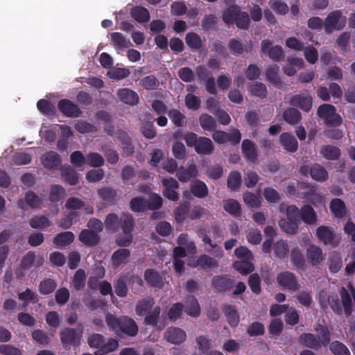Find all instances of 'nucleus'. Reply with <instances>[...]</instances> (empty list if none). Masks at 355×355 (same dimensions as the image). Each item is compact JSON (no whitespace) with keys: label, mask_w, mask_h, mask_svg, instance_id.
<instances>
[{"label":"nucleus","mask_w":355,"mask_h":355,"mask_svg":"<svg viewBox=\"0 0 355 355\" xmlns=\"http://www.w3.org/2000/svg\"><path fill=\"white\" fill-rule=\"evenodd\" d=\"M330 210L336 218H343L346 214L345 203L340 199H334L331 201Z\"/></svg>","instance_id":"393cba45"},{"label":"nucleus","mask_w":355,"mask_h":355,"mask_svg":"<svg viewBox=\"0 0 355 355\" xmlns=\"http://www.w3.org/2000/svg\"><path fill=\"white\" fill-rule=\"evenodd\" d=\"M281 143L287 151L295 152L297 149L296 139L287 133H283L280 137Z\"/></svg>","instance_id":"bb28decb"},{"label":"nucleus","mask_w":355,"mask_h":355,"mask_svg":"<svg viewBox=\"0 0 355 355\" xmlns=\"http://www.w3.org/2000/svg\"><path fill=\"white\" fill-rule=\"evenodd\" d=\"M106 322L111 329L116 334L121 331L128 336H134L138 332V327L135 322L127 317L119 319L113 315L107 314L106 315Z\"/></svg>","instance_id":"f257e3e1"},{"label":"nucleus","mask_w":355,"mask_h":355,"mask_svg":"<svg viewBox=\"0 0 355 355\" xmlns=\"http://www.w3.org/2000/svg\"><path fill=\"white\" fill-rule=\"evenodd\" d=\"M291 103L293 105L300 107L305 112L311 110L313 104L311 96L308 94L295 95L292 98Z\"/></svg>","instance_id":"2eb2a0df"},{"label":"nucleus","mask_w":355,"mask_h":355,"mask_svg":"<svg viewBox=\"0 0 355 355\" xmlns=\"http://www.w3.org/2000/svg\"><path fill=\"white\" fill-rule=\"evenodd\" d=\"M340 295L344 311L347 315H349L351 314L352 311V298L355 303V290L351 285H349L347 289L342 288L340 291Z\"/></svg>","instance_id":"9b49d317"},{"label":"nucleus","mask_w":355,"mask_h":355,"mask_svg":"<svg viewBox=\"0 0 355 355\" xmlns=\"http://www.w3.org/2000/svg\"><path fill=\"white\" fill-rule=\"evenodd\" d=\"M42 163L45 168H52L59 164V158L57 153L50 152L44 155L41 158Z\"/></svg>","instance_id":"c756f323"},{"label":"nucleus","mask_w":355,"mask_h":355,"mask_svg":"<svg viewBox=\"0 0 355 355\" xmlns=\"http://www.w3.org/2000/svg\"><path fill=\"white\" fill-rule=\"evenodd\" d=\"M154 302L152 298L144 299L137 305L136 312L139 315H143L146 313L153 305Z\"/></svg>","instance_id":"8fccbe9b"},{"label":"nucleus","mask_w":355,"mask_h":355,"mask_svg":"<svg viewBox=\"0 0 355 355\" xmlns=\"http://www.w3.org/2000/svg\"><path fill=\"white\" fill-rule=\"evenodd\" d=\"M116 94L119 100L125 104L134 105L139 102L137 94L130 89H120L117 91Z\"/></svg>","instance_id":"ddd939ff"},{"label":"nucleus","mask_w":355,"mask_h":355,"mask_svg":"<svg viewBox=\"0 0 355 355\" xmlns=\"http://www.w3.org/2000/svg\"><path fill=\"white\" fill-rule=\"evenodd\" d=\"M123 221L122 229L123 235H120L116 239V243L119 245H128L131 243L132 235L130 234L132 227V219L130 215L124 214L121 219Z\"/></svg>","instance_id":"423d86ee"},{"label":"nucleus","mask_w":355,"mask_h":355,"mask_svg":"<svg viewBox=\"0 0 355 355\" xmlns=\"http://www.w3.org/2000/svg\"><path fill=\"white\" fill-rule=\"evenodd\" d=\"M164 189L163 195L168 199L176 201L179 199L176 189L178 188V182L173 178H163Z\"/></svg>","instance_id":"1a4fd4ad"},{"label":"nucleus","mask_w":355,"mask_h":355,"mask_svg":"<svg viewBox=\"0 0 355 355\" xmlns=\"http://www.w3.org/2000/svg\"><path fill=\"white\" fill-rule=\"evenodd\" d=\"M130 252L126 249H120L115 252L112 255L113 263L115 266H119L125 263L129 257Z\"/></svg>","instance_id":"ea45409f"},{"label":"nucleus","mask_w":355,"mask_h":355,"mask_svg":"<svg viewBox=\"0 0 355 355\" xmlns=\"http://www.w3.org/2000/svg\"><path fill=\"white\" fill-rule=\"evenodd\" d=\"M242 152L245 159L249 162H254L257 159V150L254 144L248 139L243 141Z\"/></svg>","instance_id":"aec40b11"},{"label":"nucleus","mask_w":355,"mask_h":355,"mask_svg":"<svg viewBox=\"0 0 355 355\" xmlns=\"http://www.w3.org/2000/svg\"><path fill=\"white\" fill-rule=\"evenodd\" d=\"M145 280L148 284L155 287H160L163 284V277L153 270H147L144 274Z\"/></svg>","instance_id":"a878e982"},{"label":"nucleus","mask_w":355,"mask_h":355,"mask_svg":"<svg viewBox=\"0 0 355 355\" xmlns=\"http://www.w3.org/2000/svg\"><path fill=\"white\" fill-rule=\"evenodd\" d=\"M311 176L316 181H324L328 178L326 170L319 164L314 165L310 171Z\"/></svg>","instance_id":"e433bc0d"},{"label":"nucleus","mask_w":355,"mask_h":355,"mask_svg":"<svg viewBox=\"0 0 355 355\" xmlns=\"http://www.w3.org/2000/svg\"><path fill=\"white\" fill-rule=\"evenodd\" d=\"M234 268L241 274H247L253 270V265L250 260H241L234 263Z\"/></svg>","instance_id":"49530a36"},{"label":"nucleus","mask_w":355,"mask_h":355,"mask_svg":"<svg viewBox=\"0 0 355 355\" xmlns=\"http://www.w3.org/2000/svg\"><path fill=\"white\" fill-rule=\"evenodd\" d=\"M291 259L297 267H302L304 265V259L301 251L298 248H295L291 252Z\"/></svg>","instance_id":"69168bd1"},{"label":"nucleus","mask_w":355,"mask_h":355,"mask_svg":"<svg viewBox=\"0 0 355 355\" xmlns=\"http://www.w3.org/2000/svg\"><path fill=\"white\" fill-rule=\"evenodd\" d=\"M330 349L334 355H350L348 349L338 341L333 342L331 344Z\"/></svg>","instance_id":"5fc2aeb1"},{"label":"nucleus","mask_w":355,"mask_h":355,"mask_svg":"<svg viewBox=\"0 0 355 355\" xmlns=\"http://www.w3.org/2000/svg\"><path fill=\"white\" fill-rule=\"evenodd\" d=\"M178 243L180 246L178 248H182L184 250V254H186V251L188 253H193L195 249V245L191 241H187V235L181 234L178 239Z\"/></svg>","instance_id":"de8ad7c7"},{"label":"nucleus","mask_w":355,"mask_h":355,"mask_svg":"<svg viewBox=\"0 0 355 355\" xmlns=\"http://www.w3.org/2000/svg\"><path fill=\"white\" fill-rule=\"evenodd\" d=\"M79 239L84 244L92 245L98 243V236L96 232L85 230L80 234Z\"/></svg>","instance_id":"c85d7f7f"},{"label":"nucleus","mask_w":355,"mask_h":355,"mask_svg":"<svg viewBox=\"0 0 355 355\" xmlns=\"http://www.w3.org/2000/svg\"><path fill=\"white\" fill-rule=\"evenodd\" d=\"M58 107L61 112L69 116H76L79 113L77 106L67 100L60 101Z\"/></svg>","instance_id":"5701e85b"},{"label":"nucleus","mask_w":355,"mask_h":355,"mask_svg":"<svg viewBox=\"0 0 355 355\" xmlns=\"http://www.w3.org/2000/svg\"><path fill=\"white\" fill-rule=\"evenodd\" d=\"M200 123L204 130H210L216 125L214 118L208 114H203L200 117Z\"/></svg>","instance_id":"6e6d98bb"},{"label":"nucleus","mask_w":355,"mask_h":355,"mask_svg":"<svg viewBox=\"0 0 355 355\" xmlns=\"http://www.w3.org/2000/svg\"><path fill=\"white\" fill-rule=\"evenodd\" d=\"M62 176L70 184H75L78 182L77 173L70 167H66L62 169Z\"/></svg>","instance_id":"4d7b16f0"},{"label":"nucleus","mask_w":355,"mask_h":355,"mask_svg":"<svg viewBox=\"0 0 355 355\" xmlns=\"http://www.w3.org/2000/svg\"><path fill=\"white\" fill-rule=\"evenodd\" d=\"M85 279V272L82 270H78L76 272V274L73 277V279L72 280V284L76 289H79L83 286Z\"/></svg>","instance_id":"e2e57ef3"},{"label":"nucleus","mask_w":355,"mask_h":355,"mask_svg":"<svg viewBox=\"0 0 355 355\" xmlns=\"http://www.w3.org/2000/svg\"><path fill=\"white\" fill-rule=\"evenodd\" d=\"M223 19L227 24H232L236 21L239 28H245L249 24L248 14L241 12L237 6H233L224 11Z\"/></svg>","instance_id":"7ed1b4c3"},{"label":"nucleus","mask_w":355,"mask_h":355,"mask_svg":"<svg viewBox=\"0 0 355 355\" xmlns=\"http://www.w3.org/2000/svg\"><path fill=\"white\" fill-rule=\"evenodd\" d=\"M56 284L51 279H46L41 282L40 286V293L42 294H49L54 291Z\"/></svg>","instance_id":"680f3d73"},{"label":"nucleus","mask_w":355,"mask_h":355,"mask_svg":"<svg viewBox=\"0 0 355 355\" xmlns=\"http://www.w3.org/2000/svg\"><path fill=\"white\" fill-rule=\"evenodd\" d=\"M223 207L230 214H239L241 211L240 204L236 200L229 199L223 202Z\"/></svg>","instance_id":"37998d69"},{"label":"nucleus","mask_w":355,"mask_h":355,"mask_svg":"<svg viewBox=\"0 0 355 355\" xmlns=\"http://www.w3.org/2000/svg\"><path fill=\"white\" fill-rule=\"evenodd\" d=\"M298 192L303 195L309 201L315 206L322 205L324 202L323 197L315 192L313 187L304 183L297 184Z\"/></svg>","instance_id":"6e6552de"},{"label":"nucleus","mask_w":355,"mask_h":355,"mask_svg":"<svg viewBox=\"0 0 355 355\" xmlns=\"http://www.w3.org/2000/svg\"><path fill=\"white\" fill-rule=\"evenodd\" d=\"M132 17L139 22L148 21L150 18L148 10L143 7H135L131 10Z\"/></svg>","instance_id":"58836bf2"},{"label":"nucleus","mask_w":355,"mask_h":355,"mask_svg":"<svg viewBox=\"0 0 355 355\" xmlns=\"http://www.w3.org/2000/svg\"><path fill=\"white\" fill-rule=\"evenodd\" d=\"M185 103L189 109L197 110L200 107V101L197 96L189 94L186 96Z\"/></svg>","instance_id":"0e129e2a"},{"label":"nucleus","mask_w":355,"mask_h":355,"mask_svg":"<svg viewBox=\"0 0 355 355\" xmlns=\"http://www.w3.org/2000/svg\"><path fill=\"white\" fill-rule=\"evenodd\" d=\"M316 237L324 245L336 246L339 243L334 230L327 226H320L316 230Z\"/></svg>","instance_id":"0eeeda50"},{"label":"nucleus","mask_w":355,"mask_h":355,"mask_svg":"<svg viewBox=\"0 0 355 355\" xmlns=\"http://www.w3.org/2000/svg\"><path fill=\"white\" fill-rule=\"evenodd\" d=\"M184 250L182 248H175L173 250L174 265L175 271L180 273L183 269L184 263L180 260V258L185 257Z\"/></svg>","instance_id":"a19ab883"},{"label":"nucleus","mask_w":355,"mask_h":355,"mask_svg":"<svg viewBox=\"0 0 355 355\" xmlns=\"http://www.w3.org/2000/svg\"><path fill=\"white\" fill-rule=\"evenodd\" d=\"M195 149L198 154L208 155L212 153L214 146L209 139L202 137L198 138Z\"/></svg>","instance_id":"412c9836"},{"label":"nucleus","mask_w":355,"mask_h":355,"mask_svg":"<svg viewBox=\"0 0 355 355\" xmlns=\"http://www.w3.org/2000/svg\"><path fill=\"white\" fill-rule=\"evenodd\" d=\"M245 204L250 207H258L261 205V199L259 195H255L251 192H245L243 194Z\"/></svg>","instance_id":"4c0bfd02"},{"label":"nucleus","mask_w":355,"mask_h":355,"mask_svg":"<svg viewBox=\"0 0 355 355\" xmlns=\"http://www.w3.org/2000/svg\"><path fill=\"white\" fill-rule=\"evenodd\" d=\"M346 24V17L338 10L331 12L326 18L324 24L326 33L342 29Z\"/></svg>","instance_id":"39448f33"},{"label":"nucleus","mask_w":355,"mask_h":355,"mask_svg":"<svg viewBox=\"0 0 355 355\" xmlns=\"http://www.w3.org/2000/svg\"><path fill=\"white\" fill-rule=\"evenodd\" d=\"M285 320L287 324L294 325L298 322L299 316L296 310L293 308L288 309L286 315Z\"/></svg>","instance_id":"774afa93"},{"label":"nucleus","mask_w":355,"mask_h":355,"mask_svg":"<svg viewBox=\"0 0 355 355\" xmlns=\"http://www.w3.org/2000/svg\"><path fill=\"white\" fill-rule=\"evenodd\" d=\"M277 282L279 286L284 289L295 291L299 287L294 275L289 272L279 274Z\"/></svg>","instance_id":"9d476101"},{"label":"nucleus","mask_w":355,"mask_h":355,"mask_svg":"<svg viewBox=\"0 0 355 355\" xmlns=\"http://www.w3.org/2000/svg\"><path fill=\"white\" fill-rule=\"evenodd\" d=\"M306 259L313 265L319 263L324 259L322 250L315 245H311L306 250Z\"/></svg>","instance_id":"a211bd4d"},{"label":"nucleus","mask_w":355,"mask_h":355,"mask_svg":"<svg viewBox=\"0 0 355 355\" xmlns=\"http://www.w3.org/2000/svg\"><path fill=\"white\" fill-rule=\"evenodd\" d=\"M130 71L128 69L112 68L107 71V75L110 78L120 80L127 77Z\"/></svg>","instance_id":"c03bdc74"},{"label":"nucleus","mask_w":355,"mask_h":355,"mask_svg":"<svg viewBox=\"0 0 355 355\" xmlns=\"http://www.w3.org/2000/svg\"><path fill=\"white\" fill-rule=\"evenodd\" d=\"M187 45L192 49H198L201 46L202 41L200 37L196 33H189L186 37Z\"/></svg>","instance_id":"13d9d810"},{"label":"nucleus","mask_w":355,"mask_h":355,"mask_svg":"<svg viewBox=\"0 0 355 355\" xmlns=\"http://www.w3.org/2000/svg\"><path fill=\"white\" fill-rule=\"evenodd\" d=\"M279 226L283 231L287 234H293L297 232V220L288 218H282L279 221Z\"/></svg>","instance_id":"c9c22d12"},{"label":"nucleus","mask_w":355,"mask_h":355,"mask_svg":"<svg viewBox=\"0 0 355 355\" xmlns=\"http://www.w3.org/2000/svg\"><path fill=\"white\" fill-rule=\"evenodd\" d=\"M164 338L172 344H180L186 340L187 335L184 331L180 328L171 327L166 331Z\"/></svg>","instance_id":"f8f14e48"},{"label":"nucleus","mask_w":355,"mask_h":355,"mask_svg":"<svg viewBox=\"0 0 355 355\" xmlns=\"http://www.w3.org/2000/svg\"><path fill=\"white\" fill-rule=\"evenodd\" d=\"M119 343L116 340L110 338L106 343L103 342V345L101 349H98L95 352L96 355H104L109 352H113L118 348Z\"/></svg>","instance_id":"7c9ffc66"},{"label":"nucleus","mask_w":355,"mask_h":355,"mask_svg":"<svg viewBox=\"0 0 355 355\" xmlns=\"http://www.w3.org/2000/svg\"><path fill=\"white\" fill-rule=\"evenodd\" d=\"M284 119L289 123H295L300 120V114L295 109L291 108L285 112Z\"/></svg>","instance_id":"052dcab7"},{"label":"nucleus","mask_w":355,"mask_h":355,"mask_svg":"<svg viewBox=\"0 0 355 355\" xmlns=\"http://www.w3.org/2000/svg\"><path fill=\"white\" fill-rule=\"evenodd\" d=\"M198 171L196 166L191 165L188 168H180L178 170L176 175L180 181L188 182L191 178L197 175Z\"/></svg>","instance_id":"b1692460"},{"label":"nucleus","mask_w":355,"mask_h":355,"mask_svg":"<svg viewBox=\"0 0 355 355\" xmlns=\"http://www.w3.org/2000/svg\"><path fill=\"white\" fill-rule=\"evenodd\" d=\"M280 210L282 212H286V216L288 219L297 220V216L298 215V209L295 205H289L287 206L286 205L282 204L280 205Z\"/></svg>","instance_id":"864d4df0"},{"label":"nucleus","mask_w":355,"mask_h":355,"mask_svg":"<svg viewBox=\"0 0 355 355\" xmlns=\"http://www.w3.org/2000/svg\"><path fill=\"white\" fill-rule=\"evenodd\" d=\"M74 239V235L71 232H66L60 233L54 239V243L60 247H64L71 243Z\"/></svg>","instance_id":"72a5a7b5"},{"label":"nucleus","mask_w":355,"mask_h":355,"mask_svg":"<svg viewBox=\"0 0 355 355\" xmlns=\"http://www.w3.org/2000/svg\"><path fill=\"white\" fill-rule=\"evenodd\" d=\"M30 225L35 229H44L50 225V222L44 216H35L31 219Z\"/></svg>","instance_id":"09e8293b"},{"label":"nucleus","mask_w":355,"mask_h":355,"mask_svg":"<svg viewBox=\"0 0 355 355\" xmlns=\"http://www.w3.org/2000/svg\"><path fill=\"white\" fill-rule=\"evenodd\" d=\"M185 312L191 317H198L200 313V308L197 300L191 298L187 304Z\"/></svg>","instance_id":"79ce46f5"},{"label":"nucleus","mask_w":355,"mask_h":355,"mask_svg":"<svg viewBox=\"0 0 355 355\" xmlns=\"http://www.w3.org/2000/svg\"><path fill=\"white\" fill-rule=\"evenodd\" d=\"M182 304L181 303H176L173 304L168 312V318L171 321H175L180 318L182 311Z\"/></svg>","instance_id":"bf43d9fd"},{"label":"nucleus","mask_w":355,"mask_h":355,"mask_svg":"<svg viewBox=\"0 0 355 355\" xmlns=\"http://www.w3.org/2000/svg\"><path fill=\"white\" fill-rule=\"evenodd\" d=\"M303 65V60L300 58H288L283 67L284 73L288 76H293Z\"/></svg>","instance_id":"6ab92c4d"},{"label":"nucleus","mask_w":355,"mask_h":355,"mask_svg":"<svg viewBox=\"0 0 355 355\" xmlns=\"http://www.w3.org/2000/svg\"><path fill=\"white\" fill-rule=\"evenodd\" d=\"M111 43L116 49L123 50L130 45V42L120 33L110 35Z\"/></svg>","instance_id":"4be33fe9"},{"label":"nucleus","mask_w":355,"mask_h":355,"mask_svg":"<svg viewBox=\"0 0 355 355\" xmlns=\"http://www.w3.org/2000/svg\"><path fill=\"white\" fill-rule=\"evenodd\" d=\"M200 266L205 268H209L216 266V263L213 259H211L206 255H203L199 258L197 263L193 265V266Z\"/></svg>","instance_id":"338daca9"},{"label":"nucleus","mask_w":355,"mask_h":355,"mask_svg":"<svg viewBox=\"0 0 355 355\" xmlns=\"http://www.w3.org/2000/svg\"><path fill=\"white\" fill-rule=\"evenodd\" d=\"M318 116L326 123L332 126L341 124L342 118L336 112L335 107L329 104L320 105L317 111Z\"/></svg>","instance_id":"20e7f679"},{"label":"nucleus","mask_w":355,"mask_h":355,"mask_svg":"<svg viewBox=\"0 0 355 355\" xmlns=\"http://www.w3.org/2000/svg\"><path fill=\"white\" fill-rule=\"evenodd\" d=\"M269 5L271 9L279 15H285L288 11V6L279 0H271Z\"/></svg>","instance_id":"a18cd8bd"},{"label":"nucleus","mask_w":355,"mask_h":355,"mask_svg":"<svg viewBox=\"0 0 355 355\" xmlns=\"http://www.w3.org/2000/svg\"><path fill=\"white\" fill-rule=\"evenodd\" d=\"M270 45L271 43L269 40H263L261 44V51L262 52H266L268 51L269 57L274 60H277L283 55L282 49L279 46L270 48Z\"/></svg>","instance_id":"f3484780"},{"label":"nucleus","mask_w":355,"mask_h":355,"mask_svg":"<svg viewBox=\"0 0 355 355\" xmlns=\"http://www.w3.org/2000/svg\"><path fill=\"white\" fill-rule=\"evenodd\" d=\"M241 183V175L237 171L232 172L227 179V186L231 189L238 188Z\"/></svg>","instance_id":"603ef678"},{"label":"nucleus","mask_w":355,"mask_h":355,"mask_svg":"<svg viewBox=\"0 0 355 355\" xmlns=\"http://www.w3.org/2000/svg\"><path fill=\"white\" fill-rule=\"evenodd\" d=\"M320 153L327 159H336L340 155V150L338 148L330 145L323 146L321 148Z\"/></svg>","instance_id":"cd10ccee"},{"label":"nucleus","mask_w":355,"mask_h":355,"mask_svg":"<svg viewBox=\"0 0 355 355\" xmlns=\"http://www.w3.org/2000/svg\"><path fill=\"white\" fill-rule=\"evenodd\" d=\"M318 339L311 334H305L300 336V340L302 344L306 347L315 348L320 346V342L326 346L329 341V332L326 327L318 325L315 329Z\"/></svg>","instance_id":"f03ea898"},{"label":"nucleus","mask_w":355,"mask_h":355,"mask_svg":"<svg viewBox=\"0 0 355 355\" xmlns=\"http://www.w3.org/2000/svg\"><path fill=\"white\" fill-rule=\"evenodd\" d=\"M191 190L193 194L198 198H203L208 193L206 184L200 180H196L191 183Z\"/></svg>","instance_id":"473e14b6"},{"label":"nucleus","mask_w":355,"mask_h":355,"mask_svg":"<svg viewBox=\"0 0 355 355\" xmlns=\"http://www.w3.org/2000/svg\"><path fill=\"white\" fill-rule=\"evenodd\" d=\"M80 336V331H76L71 329H65L60 333V339L62 343L66 345H78Z\"/></svg>","instance_id":"4468645a"},{"label":"nucleus","mask_w":355,"mask_h":355,"mask_svg":"<svg viewBox=\"0 0 355 355\" xmlns=\"http://www.w3.org/2000/svg\"><path fill=\"white\" fill-rule=\"evenodd\" d=\"M160 313V309L159 306H155L151 312L146 317L145 322L148 324H152L159 329H162L165 324H158L157 318Z\"/></svg>","instance_id":"f704fd0d"},{"label":"nucleus","mask_w":355,"mask_h":355,"mask_svg":"<svg viewBox=\"0 0 355 355\" xmlns=\"http://www.w3.org/2000/svg\"><path fill=\"white\" fill-rule=\"evenodd\" d=\"M302 221L308 225H313L317 222L318 215L315 210L309 205L303 206L300 212Z\"/></svg>","instance_id":"dca6fc26"},{"label":"nucleus","mask_w":355,"mask_h":355,"mask_svg":"<svg viewBox=\"0 0 355 355\" xmlns=\"http://www.w3.org/2000/svg\"><path fill=\"white\" fill-rule=\"evenodd\" d=\"M225 315L228 324L232 327H236L239 322V315L232 306H227L224 309Z\"/></svg>","instance_id":"2f4dec72"},{"label":"nucleus","mask_w":355,"mask_h":355,"mask_svg":"<svg viewBox=\"0 0 355 355\" xmlns=\"http://www.w3.org/2000/svg\"><path fill=\"white\" fill-rule=\"evenodd\" d=\"M263 196L269 203H275L280 200V195L272 188H266L263 190Z\"/></svg>","instance_id":"3c124183"}]
</instances>
